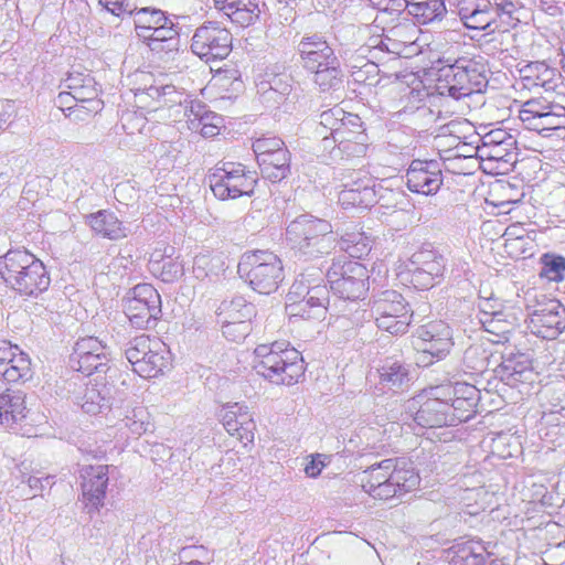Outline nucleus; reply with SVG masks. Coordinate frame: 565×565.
Instances as JSON below:
<instances>
[{
    "label": "nucleus",
    "instance_id": "51",
    "mask_svg": "<svg viewBox=\"0 0 565 565\" xmlns=\"http://www.w3.org/2000/svg\"><path fill=\"white\" fill-rule=\"evenodd\" d=\"M230 20L246 28L253 24L259 17L260 10L257 2H248L246 8L235 7L232 10H221Z\"/></svg>",
    "mask_w": 565,
    "mask_h": 565
},
{
    "label": "nucleus",
    "instance_id": "34",
    "mask_svg": "<svg viewBox=\"0 0 565 565\" xmlns=\"http://www.w3.org/2000/svg\"><path fill=\"white\" fill-rule=\"evenodd\" d=\"M459 64L462 71V82L467 96L482 92L488 84L484 63L481 60L462 56L459 57Z\"/></svg>",
    "mask_w": 565,
    "mask_h": 565
},
{
    "label": "nucleus",
    "instance_id": "54",
    "mask_svg": "<svg viewBox=\"0 0 565 565\" xmlns=\"http://www.w3.org/2000/svg\"><path fill=\"white\" fill-rule=\"evenodd\" d=\"M181 565H207L213 555L202 545L183 547L180 553Z\"/></svg>",
    "mask_w": 565,
    "mask_h": 565
},
{
    "label": "nucleus",
    "instance_id": "59",
    "mask_svg": "<svg viewBox=\"0 0 565 565\" xmlns=\"http://www.w3.org/2000/svg\"><path fill=\"white\" fill-rule=\"evenodd\" d=\"M223 335L232 342L244 340L252 331L249 321H228L220 322Z\"/></svg>",
    "mask_w": 565,
    "mask_h": 565
},
{
    "label": "nucleus",
    "instance_id": "10",
    "mask_svg": "<svg viewBox=\"0 0 565 565\" xmlns=\"http://www.w3.org/2000/svg\"><path fill=\"white\" fill-rule=\"evenodd\" d=\"M331 290L343 299L362 298L367 290V269L356 260L345 256L332 263L327 273Z\"/></svg>",
    "mask_w": 565,
    "mask_h": 565
},
{
    "label": "nucleus",
    "instance_id": "30",
    "mask_svg": "<svg viewBox=\"0 0 565 565\" xmlns=\"http://www.w3.org/2000/svg\"><path fill=\"white\" fill-rule=\"evenodd\" d=\"M24 395L20 391L0 386V424L12 426L25 417Z\"/></svg>",
    "mask_w": 565,
    "mask_h": 565
},
{
    "label": "nucleus",
    "instance_id": "26",
    "mask_svg": "<svg viewBox=\"0 0 565 565\" xmlns=\"http://www.w3.org/2000/svg\"><path fill=\"white\" fill-rule=\"evenodd\" d=\"M462 81L459 58L454 61L447 58L446 63L437 71L436 88L440 95H448L459 99L467 96Z\"/></svg>",
    "mask_w": 565,
    "mask_h": 565
},
{
    "label": "nucleus",
    "instance_id": "61",
    "mask_svg": "<svg viewBox=\"0 0 565 565\" xmlns=\"http://www.w3.org/2000/svg\"><path fill=\"white\" fill-rule=\"evenodd\" d=\"M284 148H286L285 142L277 137H263L253 142V151L257 160L260 159V157L270 154L271 152H276Z\"/></svg>",
    "mask_w": 565,
    "mask_h": 565
},
{
    "label": "nucleus",
    "instance_id": "38",
    "mask_svg": "<svg viewBox=\"0 0 565 565\" xmlns=\"http://www.w3.org/2000/svg\"><path fill=\"white\" fill-rule=\"evenodd\" d=\"M338 200L343 209H367L376 202V195L373 184L359 183L356 189H342Z\"/></svg>",
    "mask_w": 565,
    "mask_h": 565
},
{
    "label": "nucleus",
    "instance_id": "9",
    "mask_svg": "<svg viewBox=\"0 0 565 565\" xmlns=\"http://www.w3.org/2000/svg\"><path fill=\"white\" fill-rule=\"evenodd\" d=\"M210 188L220 200H234L243 195L250 196L257 183L254 172L241 163L224 162L209 175Z\"/></svg>",
    "mask_w": 565,
    "mask_h": 565
},
{
    "label": "nucleus",
    "instance_id": "7",
    "mask_svg": "<svg viewBox=\"0 0 565 565\" xmlns=\"http://www.w3.org/2000/svg\"><path fill=\"white\" fill-rule=\"evenodd\" d=\"M519 118L526 129L544 137H565V107L542 98H532L522 104Z\"/></svg>",
    "mask_w": 565,
    "mask_h": 565
},
{
    "label": "nucleus",
    "instance_id": "52",
    "mask_svg": "<svg viewBox=\"0 0 565 565\" xmlns=\"http://www.w3.org/2000/svg\"><path fill=\"white\" fill-rule=\"evenodd\" d=\"M484 331L498 337V342L505 339V335L512 330L513 323L507 319L504 312H497V316H484L479 321Z\"/></svg>",
    "mask_w": 565,
    "mask_h": 565
},
{
    "label": "nucleus",
    "instance_id": "50",
    "mask_svg": "<svg viewBox=\"0 0 565 565\" xmlns=\"http://www.w3.org/2000/svg\"><path fill=\"white\" fill-rule=\"evenodd\" d=\"M289 82L290 81L287 75H277L267 83H262L260 89H263L265 99H275V102L279 103V100L287 96L291 90Z\"/></svg>",
    "mask_w": 565,
    "mask_h": 565
},
{
    "label": "nucleus",
    "instance_id": "4",
    "mask_svg": "<svg viewBox=\"0 0 565 565\" xmlns=\"http://www.w3.org/2000/svg\"><path fill=\"white\" fill-rule=\"evenodd\" d=\"M256 372L277 385H292L303 375V359L287 342L259 344L254 350Z\"/></svg>",
    "mask_w": 565,
    "mask_h": 565
},
{
    "label": "nucleus",
    "instance_id": "60",
    "mask_svg": "<svg viewBox=\"0 0 565 565\" xmlns=\"http://www.w3.org/2000/svg\"><path fill=\"white\" fill-rule=\"evenodd\" d=\"M379 72V66L375 62L358 57L356 63L351 65V75L358 83H364L373 77Z\"/></svg>",
    "mask_w": 565,
    "mask_h": 565
},
{
    "label": "nucleus",
    "instance_id": "35",
    "mask_svg": "<svg viewBox=\"0 0 565 565\" xmlns=\"http://www.w3.org/2000/svg\"><path fill=\"white\" fill-rule=\"evenodd\" d=\"M218 322L249 321L255 316L254 306L242 296L223 300L216 310Z\"/></svg>",
    "mask_w": 565,
    "mask_h": 565
},
{
    "label": "nucleus",
    "instance_id": "63",
    "mask_svg": "<svg viewBox=\"0 0 565 565\" xmlns=\"http://www.w3.org/2000/svg\"><path fill=\"white\" fill-rule=\"evenodd\" d=\"M513 145V138L504 130L497 129L488 132L482 138V146L479 148L480 152H486L491 146H503L511 147Z\"/></svg>",
    "mask_w": 565,
    "mask_h": 565
},
{
    "label": "nucleus",
    "instance_id": "23",
    "mask_svg": "<svg viewBox=\"0 0 565 565\" xmlns=\"http://www.w3.org/2000/svg\"><path fill=\"white\" fill-rule=\"evenodd\" d=\"M121 393L114 385L105 383L98 377L94 379V382H89L83 395L78 397V404L82 409L90 415H96L103 409L110 407L111 402L116 398L122 399Z\"/></svg>",
    "mask_w": 565,
    "mask_h": 565
},
{
    "label": "nucleus",
    "instance_id": "11",
    "mask_svg": "<svg viewBox=\"0 0 565 565\" xmlns=\"http://www.w3.org/2000/svg\"><path fill=\"white\" fill-rule=\"evenodd\" d=\"M411 407H417L414 420L423 428L451 426V407L444 390L438 386L430 387L414 397Z\"/></svg>",
    "mask_w": 565,
    "mask_h": 565
},
{
    "label": "nucleus",
    "instance_id": "14",
    "mask_svg": "<svg viewBox=\"0 0 565 565\" xmlns=\"http://www.w3.org/2000/svg\"><path fill=\"white\" fill-rule=\"evenodd\" d=\"M405 178L407 189L413 193L434 195L444 182L441 163L436 160H413Z\"/></svg>",
    "mask_w": 565,
    "mask_h": 565
},
{
    "label": "nucleus",
    "instance_id": "22",
    "mask_svg": "<svg viewBox=\"0 0 565 565\" xmlns=\"http://www.w3.org/2000/svg\"><path fill=\"white\" fill-rule=\"evenodd\" d=\"M222 423L226 431L244 445L254 441L256 424L247 406L238 403L227 405L222 413Z\"/></svg>",
    "mask_w": 565,
    "mask_h": 565
},
{
    "label": "nucleus",
    "instance_id": "16",
    "mask_svg": "<svg viewBox=\"0 0 565 565\" xmlns=\"http://www.w3.org/2000/svg\"><path fill=\"white\" fill-rule=\"evenodd\" d=\"M412 282L416 288H431L445 270L444 257L431 249L414 253L409 259Z\"/></svg>",
    "mask_w": 565,
    "mask_h": 565
},
{
    "label": "nucleus",
    "instance_id": "15",
    "mask_svg": "<svg viewBox=\"0 0 565 565\" xmlns=\"http://www.w3.org/2000/svg\"><path fill=\"white\" fill-rule=\"evenodd\" d=\"M530 326L536 335L555 339L565 330V307L556 299H548L532 312Z\"/></svg>",
    "mask_w": 565,
    "mask_h": 565
},
{
    "label": "nucleus",
    "instance_id": "62",
    "mask_svg": "<svg viewBox=\"0 0 565 565\" xmlns=\"http://www.w3.org/2000/svg\"><path fill=\"white\" fill-rule=\"evenodd\" d=\"M104 352H109L107 345L102 340H99L98 338H95V337H86V338L79 339L76 342L75 349H74V355H79V354L90 355V354L104 353Z\"/></svg>",
    "mask_w": 565,
    "mask_h": 565
},
{
    "label": "nucleus",
    "instance_id": "48",
    "mask_svg": "<svg viewBox=\"0 0 565 565\" xmlns=\"http://www.w3.org/2000/svg\"><path fill=\"white\" fill-rule=\"evenodd\" d=\"M109 352L96 353V354H79L75 355L77 361V371L90 376L94 373L100 374L106 373L109 370ZM99 379V375H97Z\"/></svg>",
    "mask_w": 565,
    "mask_h": 565
},
{
    "label": "nucleus",
    "instance_id": "57",
    "mask_svg": "<svg viewBox=\"0 0 565 565\" xmlns=\"http://www.w3.org/2000/svg\"><path fill=\"white\" fill-rule=\"evenodd\" d=\"M438 387L444 390L446 398H451V396H455L460 399L470 401V403L478 404L479 390L471 384L456 383L455 385H441Z\"/></svg>",
    "mask_w": 565,
    "mask_h": 565
},
{
    "label": "nucleus",
    "instance_id": "13",
    "mask_svg": "<svg viewBox=\"0 0 565 565\" xmlns=\"http://www.w3.org/2000/svg\"><path fill=\"white\" fill-rule=\"evenodd\" d=\"M232 34L216 22L198 28L192 36L191 50L206 62L224 60L232 51Z\"/></svg>",
    "mask_w": 565,
    "mask_h": 565
},
{
    "label": "nucleus",
    "instance_id": "40",
    "mask_svg": "<svg viewBox=\"0 0 565 565\" xmlns=\"http://www.w3.org/2000/svg\"><path fill=\"white\" fill-rule=\"evenodd\" d=\"M177 31L173 23L167 18V23H160L147 33V38H140L153 52L172 50L177 44Z\"/></svg>",
    "mask_w": 565,
    "mask_h": 565
},
{
    "label": "nucleus",
    "instance_id": "25",
    "mask_svg": "<svg viewBox=\"0 0 565 565\" xmlns=\"http://www.w3.org/2000/svg\"><path fill=\"white\" fill-rule=\"evenodd\" d=\"M380 390L399 393L408 388L411 382L409 369L403 362L387 358L377 369Z\"/></svg>",
    "mask_w": 565,
    "mask_h": 565
},
{
    "label": "nucleus",
    "instance_id": "29",
    "mask_svg": "<svg viewBox=\"0 0 565 565\" xmlns=\"http://www.w3.org/2000/svg\"><path fill=\"white\" fill-rule=\"evenodd\" d=\"M381 469L387 475L401 494L414 490L419 484V476L406 461L386 459L380 462Z\"/></svg>",
    "mask_w": 565,
    "mask_h": 565
},
{
    "label": "nucleus",
    "instance_id": "31",
    "mask_svg": "<svg viewBox=\"0 0 565 565\" xmlns=\"http://www.w3.org/2000/svg\"><path fill=\"white\" fill-rule=\"evenodd\" d=\"M90 228L108 239H120L127 236V228L115 213L100 210L87 216Z\"/></svg>",
    "mask_w": 565,
    "mask_h": 565
},
{
    "label": "nucleus",
    "instance_id": "27",
    "mask_svg": "<svg viewBox=\"0 0 565 565\" xmlns=\"http://www.w3.org/2000/svg\"><path fill=\"white\" fill-rule=\"evenodd\" d=\"M362 488L367 494L377 500H390L402 495L384 470L381 469L380 462L372 465L364 471Z\"/></svg>",
    "mask_w": 565,
    "mask_h": 565
},
{
    "label": "nucleus",
    "instance_id": "3",
    "mask_svg": "<svg viewBox=\"0 0 565 565\" xmlns=\"http://www.w3.org/2000/svg\"><path fill=\"white\" fill-rule=\"evenodd\" d=\"M286 239L295 254L306 259L327 255L337 246L331 223L311 214L292 220L286 228Z\"/></svg>",
    "mask_w": 565,
    "mask_h": 565
},
{
    "label": "nucleus",
    "instance_id": "24",
    "mask_svg": "<svg viewBox=\"0 0 565 565\" xmlns=\"http://www.w3.org/2000/svg\"><path fill=\"white\" fill-rule=\"evenodd\" d=\"M457 13L468 29L488 30L497 22V14L486 0H457Z\"/></svg>",
    "mask_w": 565,
    "mask_h": 565
},
{
    "label": "nucleus",
    "instance_id": "19",
    "mask_svg": "<svg viewBox=\"0 0 565 565\" xmlns=\"http://www.w3.org/2000/svg\"><path fill=\"white\" fill-rule=\"evenodd\" d=\"M321 274L318 282L306 291V298L288 302L286 309L290 317H300L305 320H321L326 315V303L329 300V290L321 284Z\"/></svg>",
    "mask_w": 565,
    "mask_h": 565
},
{
    "label": "nucleus",
    "instance_id": "8",
    "mask_svg": "<svg viewBox=\"0 0 565 565\" xmlns=\"http://www.w3.org/2000/svg\"><path fill=\"white\" fill-rule=\"evenodd\" d=\"M371 312L377 328L394 335L406 333L413 317L404 297L391 289L374 296Z\"/></svg>",
    "mask_w": 565,
    "mask_h": 565
},
{
    "label": "nucleus",
    "instance_id": "37",
    "mask_svg": "<svg viewBox=\"0 0 565 565\" xmlns=\"http://www.w3.org/2000/svg\"><path fill=\"white\" fill-rule=\"evenodd\" d=\"M312 82L320 93H334L343 87L344 73L338 64H328L310 72Z\"/></svg>",
    "mask_w": 565,
    "mask_h": 565
},
{
    "label": "nucleus",
    "instance_id": "47",
    "mask_svg": "<svg viewBox=\"0 0 565 565\" xmlns=\"http://www.w3.org/2000/svg\"><path fill=\"white\" fill-rule=\"evenodd\" d=\"M489 356L490 352L486 348L484 343L476 342L465 350L462 363L467 371L471 373H481L488 366Z\"/></svg>",
    "mask_w": 565,
    "mask_h": 565
},
{
    "label": "nucleus",
    "instance_id": "28",
    "mask_svg": "<svg viewBox=\"0 0 565 565\" xmlns=\"http://www.w3.org/2000/svg\"><path fill=\"white\" fill-rule=\"evenodd\" d=\"M320 125L330 131L332 140L347 134L350 129H360L362 127L361 118L351 113L344 111L341 107L334 106L320 114Z\"/></svg>",
    "mask_w": 565,
    "mask_h": 565
},
{
    "label": "nucleus",
    "instance_id": "21",
    "mask_svg": "<svg viewBox=\"0 0 565 565\" xmlns=\"http://www.w3.org/2000/svg\"><path fill=\"white\" fill-rule=\"evenodd\" d=\"M301 64L309 73L328 64H338V57L329 43L320 35L303 36L297 45Z\"/></svg>",
    "mask_w": 565,
    "mask_h": 565
},
{
    "label": "nucleus",
    "instance_id": "33",
    "mask_svg": "<svg viewBox=\"0 0 565 565\" xmlns=\"http://www.w3.org/2000/svg\"><path fill=\"white\" fill-rule=\"evenodd\" d=\"M530 372V362L521 353L502 356L501 363L495 369L500 380L510 386L523 382L526 379L525 374Z\"/></svg>",
    "mask_w": 565,
    "mask_h": 565
},
{
    "label": "nucleus",
    "instance_id": "32",
    "mask_svg": "<svg viewBox=\"0 0 565 565\" xmlns=\"http://www.w3.org/2000/svg\"><path fill=\"white\" fill-rule=\"evenodd\" d=\"M333 142L337 147L333 148V157L341 156V158H360L366 153V135L361 127L360 129H350L347 134L335 137Z\"/></svg>",
    "mask_w": 565,
    "mask_h": 565
},
{
    "label": "nucleus",
    "instance_id": "43",
    "mask_svg": "<svg viewBox=\"0 0 565 565\" xmlns=\"http://www.w3.org/2000/svg\"><path fill=\"white\" fill-rule=\"evenodd\" d=\"M104 103L98 96L75 99L74 106H67L66 117L74 121H86L102 111Z\"/></svg>",
    "mask_w": 565,
    "mask_h": 565
},
{
    "label": "nucleus",
    "instance_id": "44",
    "mask_svg": "<svg viewBox=\"0 0 565 565\" xmlns=\"http://www.w3.org/2000/svg\"><path fill=\"white\" fill-rule=\"evenodd\" d=\"M148 267L154 276L164 282L174 281L183 275V265L171 257L154 259L152 255Z\"/></svg>",
    "mask_w": 565,
    "mask_h": 565
},
{
    "label": "nucleus",
    "instance_id": "12",
    "mask_svg": "<svg viewBox=\"0 0 565 565\" xmlns=\"http://www.w3.org/2000/svg\"><path fill=\"white\" fill-rule=\"evenodd\" d=\"M127 300L125 313L131 326L138 329L153 328L161 316V297L149 284H139Z\"/></svg>",
    "mask_w": 565,
    "mask_h": 565
},
{
    "label": "nucleus",
    "instance_id": "41",
    "mask_svg": "<svg viewBox=\"0 0 565 565\" xmlns=\"http://www.w3.org/2000/svg\"><path fill=\"white\" fill-rule=\"evenodd\" d=\"M131 15H134V24L138 38H147L148 32L154 30L160 23H167L168 18L162 10L150 7L141 9L135 7V12Z\"/></svg>",
    "mask_w": 565,
    "mask_h": 565
},
{
    "label": "nucleus",
    "instance_id": "55",
    "mask_svg": "<svg viewBox=\"0 0 565 565\" xmlns=\"http://www.w3.org/2000/svg\"><path fill=\"white\" fill-rule=\"evenodd\" d=\"M447 399L449 406L451 407V426L457 425L458 423L467 422L471 418L477 406L476 403H470V401L460 399L455 396H451V398Z\"/></svg>",
    "mask_w": 565,
    "mask_h": 565
},
{
    "label": "nucleus",
    "instance_id": "17",
    "mask_svg": "<svg viewBox=\"0 0 565 565\" xmlns=\"http://www.w3.org/2000/svg\"><path fill=\"white\" fill-rule=\"evenodd\" d=\"M82 491L87 513H96L104 505L108 484V466H83L81 469Z\"/></svg>",
    "mask_w": 565,
    "mask_h": 565
},
{
    "label": "nucleus",
    "instance_id": "53",
    "mask_svg": "<svg viewBox=\"0 0 565 565\" xmlns=\"http://www.w3.org/2000/svg\"><path fill=\"white\" fill-rule=\"evenodd\" d=\"M390 36L399 40L401 44L411 50L415 44L418 34V28L409 20L401 22L386 31Z\"/></svg>",
    "mask_w": 565,
    "mask_h": 565
},
{
    "label": "nucleus",
    "instance_id": "5",
    "mask_svg": "<svg viewBox=\"0 0 565 565\" xmlns=\"http://www.w3.org/2000/svg\"><path fill=\"white\" fill-rule=\"evenodd\" d=\"M238 274L257 292L269 295L277 290L284 280V267L280 258L270 250H250L242 255Z\"/></svg>",
    "mask_w": 565,
    "mask_h": 565
},
{
    "label": "nucleus",
    "instance_id": "39",
    "mask_svg": "<svg viewBox=\"0 0 565 565\" xmlns=\"http://www.w3.org/2000/svg\"><path fill=\"white\" fill-rule=\"evenodd\" d=\"M65 89L73 94V99H85L98 96V88L94 77L88 73L77 71L70 72L63 82Z\"/></svg>",
    "mask_w": 565,
    "mask_h": 565
},
{
    "label": "nucleus",
    "instance_id": "58",
    "mask_svg": "<svg viewBox=\"0 0 565 565\" xmlns=\"http://www.w3.org/2000/svg\"><path fill=\"white\" fill-rule=\"evenodd\" d=\"M365 237L360 232L344 233L341 235L339 244L341 249L345 250L352 257H360L366 249Z\"/></svg>",
    "mask_w": 565,
    "mask_h": 565
},
{
    "label": "nucleus",
    "instance_id": "46",
    "mask_svg": "<svg viewBox=\"0 0 565 565\" xmlns=\"http://www.w3.org/2000/svg\"><path fill=\"white\" fill-rule=\"evenodd\" d=\"M540 277L548 281L561 282L565 279V257L545 253L540 257Z\"/></svg>",
    "mask_w": 565,
    "mask_h": 565
},
{
    "label": "nucleus",
    "instance_id": "36",
    "mask_svg": "<svg viewBox=\"0 0 565 565\" xmlns=\"http://www.w3.org/2000/svg\"><path fill=\"white\" fill-rule=\"evenodd\" d=\"M3 364V370L0 371V375L9 383L26 381L32 375L31 360L29 355L19 348L12 352V356H9Z\"/></svg>",
    "mask_w": 565,
    "mask_h": 565
},
{
    "label": "nucleus",
    "instance_id": "1",
    "mask_svg": "<svg viewBox=\"0 0 565 565\" xmlns=\"http://www.w3.org/2000/svg\"><path fill=\"white\" fill-rule=\"evenodd\" d=\"M129 85H132L135 104L138 108L151 111H167L161 118L179 121L186 119L188 128L194 132L200 127L213 122H223L217 114L206 109L205 105L194 103L183 90L166 84L163 79L156 78L151 73L137 71L129 76Z\"/></svg>",
    "mask_w": 565,
    "mask_h": 565
},
{
    "label": "nucleus",
    "instance_id": "2",
    "mask_svg": "<svg viewBox=\"0 0 565 565\" xmlns=\"http://www.w3.org/2000/svg\"><path fill=\"white\" fill-rule=\"evenodd\" d=\"M0 277L23 296H38L51 281L44 264L25 249H10L0 257Z\"/></svg>",
    "mask_w": 565,
    "mask_h": 565
},
{
    "label": "nucleus",
    "instance_id": "18",
    "mask_svg": "<svg viewBox=\"0 0 565 565\" xmlns=\"http://www.w3.org/2000/svg\"><path fill=\"white\" fill-rule=\"evenodd\" d=\"M452 344L451 329L444 321H433L417 329L416 348L433 358L446 356Z\"/></svg>",
    "mask_w": 565,
    "mask_h": 565
},
{
    "label": "nucleus",
    "instance_id": "20",
    "mask_svg": "<svg viewBox=\"0 0 565 565\" xmlns=\"http://www.w3.org/2000/svg\"><path fill=\"white\" fill-rule=\"evenodd\" d=\"M516 70L521 84L530 90L554 92L562 81L561 73L544 61L519 63Z\"/></svg>",
    "mask_w": 565,
    "mask_h": 565
},
{
    "label": "nucleus",
    "instance_id": "64",
    "mask_svg": "<svg viewBox=\"0 0 565 565\" xmlns=\"http://www.w3.org/2000/svg\"><path fill=\"white\" fill-rule=\"evenodd\" d=\"M479 313L478 319L479 321L483 320L484 316H497V312H504L503 311V303L492 296V292H490L489 296H480L479 300Z\"/></svg>",
    "mask_w": 565,
    "mask_h": 565
},
{
    "label": "nucleus",
    "instance_id": "45",
    "mask_svg": "<svg viewBox=\"0 0 565 565\" xmlns=\"http://www.w3.org/2000/svg\"><path fill=\"white\" fill-rule=\"evenodd\" d=\"M120 422L132 435L141 436L150 425V414L145 406L136 405L125 411Z\"/></svg>",
    "mask_w": 565,
    "mask_h": 565
},
{
    "label": "nucleus",
    "instance_id": "42",
    "mask_svg": "<svg viewBox=\"0 0 565 565\" xmlns=\"http://www.w3.org/2000/svg\"><path fill=\"white\" fill-rule=\"evenodd\" d=\"M445 12L444 0H411L409 14L420 24L441 19Z\"/></svg>",
    "mask_w": 565,
    "mask_h": 565
},
{
    "label": "nucleus",
    "instance_id": "49",
    "mask_svg": "<svg viewBox=\"0 0 565 565\" xmlns=\"http://www.w3.org/2000/svg\"><path fill=\"white\" fill-rule=\"evenodd\" d=\"M458 556L463 565H486L488 553L484 545L475 540H469L458 545Z\"/></svg>",
    "mask_w": 565,
    "mask_h": 565
},
{
    "label": "nucleus",
    "instance_id": "56",
    "mask_svg": "<svg viewBox=\"0 0 565 565\" xmlns=\"http://www.w3.org/2000/svg\"><path fill=\"white\" fill-rule=\"evenodd\" d=\"M377 52H386L396 56H407L411 53V50L405 47L404 44H401L399 40H396L385 33L370 50V53L374 58L377 57Z\"/></svg>",
    "mask_w": 565,
    "mask_h": 565
},
{
    "label": "nucleus",
    "instance_id": "6",
    "mask_svg": "<svg viewBox=\"0 0 565 565\" xmlns=\"http://www.w3.org/2000/svg\"><path fill=\"white\" fill-rule=\"evenodd\" d=\"M124 352L132 371L143 379L157 377L171 365L170 351L158 338L138 335L126 343Z\"/></svg>",
    "mask_w": 565,
    "mask_h": 565
}]
</instances>
